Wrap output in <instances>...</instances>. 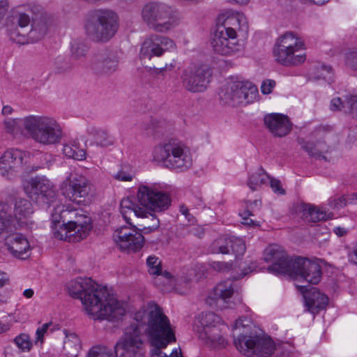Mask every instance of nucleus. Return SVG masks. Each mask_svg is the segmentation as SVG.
<instances>
[{
  "instance_id": "nucleus-14",
  "label": "nucleus",
  "mask_w": 357,
  "mask_h": 357,
  "mask_svg": "<svg viewBox=\"0 0 357 357\" xmlns=\"http://www.w3.org/2000/svg\"><path fill=\"white\" fill-rule=\"evenodd\" d=\"M210 73L205 67L192 65L183 70L181 76L183 87L191 93H201L206 90Z\"/></svg>"
},
{
  "instance_id": "nucleus-13",
  "label": "nucleus",
  "mask_w": 357,
  "mask_h": 357,
  "mask_svg": "<svg viewBox=\"0 0 357 357\" xmlns=\"http://www.w3.org/2000/svg\"><path fill=\"white\" fill-rule=\"evenodd\" d=\"M211 45L215 53L223 56H231L241 50L237 33L231 27L218 28L212 35Z\"/></svg>"
},
{
  "instance_id": "nucleus-6",
  "label": "nucleus",
  "mask_w": 357,
  "mask_h": 357,
  "mask_svg": "<svg viewBox=\"0 0 357 357\" xmlns=\"http://www.w3.org/2000/svg\"><path fill=\"white\" fill-rule=\"evenodd\" d=\"M126 313L123 303L110 294L107 287L91 279V316L94 319L114 321Z\"/></svg>"
},
{
  "instance_id": "nucleus-20",
  "label": "nucleus",
  "mask_w": 357,
  "mask_h": 357,
  "mask_svg": "<svg viewBox=\"0 0 357 357\" xmlns=\"http://www.w3.org/2000/svg\"><path fill=\"white\" fill-rule=\"evenodd\" d=\"M66 288L71 297L80 300L86 314H89V279L77 278L68 282Z\"/></svg>"
},
{
  "instance_id": "nucleus-16",
  "label": "nucleus",
  "mask_w": 357,
  "mask_h": 357,
  "mask_svg": "<svg viewBox=\"0 0 357 357\" xmlns=\"http://www.w3.org/2000/svg\"><path fill=\"white\" fill-rule=\"evenodd\" d=\"M87 211L82 208H73L70 206H56L52 212V220L54 225L66 226L76 223H89Z\"/></svg>"
},
{
  "instance_id": "nucleus-41",
  "label": "nucleus",
  "mask_w": 357,
  "mask_h": 357,
  "mask_svg": "<svg viewBox=\"0 0 357 357\" xmlns=\"http://www.w3.org/2000/svg\"><path fill=\"white\" fill-rule=\"evenodd\" d=\"M231 245V237H221L212 243L210 250L213 254H229Z\"/></svg>"
},
{
  "instance_id": "nucleus-64",
  "label": "nucleus",
  "mask_w": 357,
  "mask_h": 357,
  "mask_svg": "<svg viewBox=\"0 0 357 357\" xmlns=\"http://www.w3.org/2000/svg\"><path fill=\"white\" fill-rule=\"evenodd\" d=\"M152 28L158 32H165L168 30L169 28L167 26V24H151Z\"/></svg>"
},
{
  "instance_id": "nucleus-25",
  "label": "nucleus",
  "mask_w": 357,
  "mask_h": 357,
  "mask_svg": "<svg viewBox=\"0 0 357 357\" xmlns=\"http://www.w3.org/2000/svg\"><path fill=\"white\" fill-rule=\"evenodd\" d=\"M209 266L214 271L218 272H229L233 271L235 274L233 275L235 280L240 279L250 272L252 269L245 263L236 261L235 262L227 261H211L209 263Z\"/></svg>"
},
{
  "instance_id": "nucleus-3",
  "label": "nucleus",
  "mask_w": 357,
  "mask_h": 357,
  "mask_svg": "<svg viewBox=\"0 0 357 357\" xmlns=\"http://www.w3.org/2000/svg\"><path fill=\"white\" fill-rule=\"evenodd\" d=\"M138 204L129 198L123 199L120 212L128 224L131 225L132 216L145 218L151 216L154 222L151 230L159 227V220L151 212L167 210L171 204L169 196L158 189L155 185L140 184L137 191Z\"/></svg>"
},
{
  "instance_id": "nucleus-62",
  "label": "nucleus",
  "mask_w": 357,
  "mask_h": 357,
  "mask_svg": "<svg viewBox=\"0 0 357 357\" xmlns=\"http://www.w3.org/2000/svg\"><path fill=\"white\" fill-rule=\"evenodd\" d=\"M8 7V0H0V20L3 17Z\"/></svg>"
},
{
  "instance_id": "nucleus-29",
  "label": "nucleus",
  "mask_w": 357,
  "mask_h": 357,
  "mask_svg": "<svg viewBox=\"0 0 357 357\" xmlns=\"http://www.w3.org/2000/svg\"><path fill=\"white\" fill-rule=\"evenodd\" d=\"M199 337L212 347H224L226 340L223 337L219 326L206 328V331H199Z\"/></svg>"
},
{
  "instance_id": "nucleus-63",
  "label": "nucleus",
  "mask_w": 357,
  "mask_h": 357,
  "mask_svg": "<svg viewBox=\"0 0 357 357\" xmlns=\"http://www.w3.org/2000/svg\"><path fill=\"white\" fill-rule=\"evenodd\" d=\"M11 326V323L0 321V335L8 333L10 330Z\"/></svg>"
},
{
  "instance_id": "nucleus-37",
  "label": "nucleus",
  "mask_w": 357,
  "mask_h": 357,
  "mask_svg": "<svg viewBox=\"0 0 357 357\" xmlns=\"http://www.w3.org/2000/svg\"><path fill=\"white\" fill-rule=\"evenodd\" d=\"M298 142L301 148L312 156L320 157L321 153H326L328 150V146L324 142H313L299 139Z\"/></svg>"
},
{
  "instance_id": "nucleus-59",
  "label": "nucleus",
  "mask_w": 357,
  "mask_h": 357,
  "mask_svg": "<svg viewBox=\"0 0 357 357\" xmlns=\"http://www.w3.org/2000/svg\"><path fill=\"white\" fill-rule=\"evenodd\" d=\"M180 213L184 215L185 219L190 224H193L195 222L194 216L189 212V209L185 205H181L179 207Z\"/></svg>"
},
{
  "instance_id": "nucleus-21",
  "label": "nucleus",
  "mask_w": 357,
  "mask_h": 357,
  "mask_svg": "<svg viewBox=\"0 0 357 357\" xmlns=\"http://www.w3.org/2000/svg\"><path fill=\"white\" fill-rule=\"evenodd\" d=\"M8 206V208L6 213V218L4 220L7 222L9 220L11 223H15L16 227H22L26 224L28 218L33 213V207L31 203L24 198H17L15 200L13 215L15 219H13L8 212L10 211V207L5 202H1Z\"/></svg>"
},
{
  "instance_id": "nucleus-58",
  "label": "nucleus",
  "mask_w": 357,
  "mask_h": 357,
  "mask_svg": "<svg viewBox=\"0 0 357 357\" xmlns=\"http://www.w3.org/2000/svg\"><path fill=\"white\" fill-rule=\"evenodd\" d=\"M51 323L44 324L41 327L38 328L36 331V342H40L41 343L43 342V337L46 333L47 329L49 328Z\"/></svg>"
},
{
  "instance_id": "nucleus-23",
  "label": "nucleus",
  "mask_w": 357,
  "mask_h": 357,
  "mask_svg": "<svg viewBox=\"0 0 357 357\" xmlns=\"http://www.w3.org/2000/svg\"><path fill=\"white\" fill-rule=\"evenodd\" d=\"M29 13L32 14L30 17L29 13L24 10L22 6H17L11 9L9 15V19L11 22L17 21V22H33L38 21L47 20V15L40 6H33L29 9Z\"/></svg>"
},
{
  "instance_id": "nucleus-18",
  "label": "nucleus",
  "mask_w": 357,
  "mask_h": 357,
  "mask_svg": "<svg viewBox=\"0 0 357 357\" xmlns=\"http://www.w3.org/2000/svg\"><path fill=\"white\" fill-rule=\"evenodd\" d=\"M53 236L59 240L76 243L86 238L89 234V223H76L66 226L54 225Z\"/></svg>"
},
{
  "instance_id": "nucleus-22",
  "label": "nucleus",
  "mask_w": 357,
  "mask_h": 357,
  "mask_svg": "<svg viewBox=\"0 0 357 357\" xmlns=\"http://www.w3.org/2000/svg\"><path fill=\"white\" fill-rule=\"evenodd\" d=\"M264 123L275 137H282L291 130V123L289 118L283 114L273 113L264 116Z\"/></svg>"
},
{
  "instance_id": "nucleus-33",
  "label": "nucleus",
  "mask_w": 357,
  "mask_h": 357,
  "mask_svg": "<svg viewBox=\"0 0 357 357\" xmlns=\"http://www.w3.org/2000/svg\"><path fill=\"white\" fill-rule=\"evenodd\" d=\"M94 37L98 41H107L118 29V24H96Z\"/></svg>"
},
{
  "instance_id": "nucleus-35",
  "label": "nucleus",
  "mask_w": 357,
  "mask_h": 357,
  "mask_svg": "<svg viewBox=\"0 0 357 357\" xmlns=\"http://www.w3.org/2000/svg\"><path fill=\"white\" fill-rule=\"evenodd\" d=\"M218 22H242L246 17L242 11L232 8L221 10L217 16Z\"/></svg>"
},
{
  "instance_id": "nucleus-31",
  "label": "nucleus",
  "mask_w": 357,
  "mask_h": 357,
  "mask_svg": "<svg viewBox=\"0 0 357 357\" xmlns=\"http://www.w3.org/2000/svg\"><path fill=\"white\" fill-rule=\"evenodd\" d=\"M146 265L148 266V271L151 275H161L162 277L167 280L171 285L176 284L175 279L169 273L165 271L163 274L162 273L161 261L158 257L155 255H150L146 259Z\"/></svg>"
},
{
  "instance_id": "nucleus-56",
  "label": "nucleus",
  "mask_w": 357,
  "mask_h": 357,
  "mask_svg": "<svg viewBox=\"0 0 357 357\" xmlns=\"http://www.w3.org/2000/svg\"><path fill=\"white\" fill-rule=\"evenodd\" d=\"M268 181L270 182V186L274 192L280 195L285 194V190L283 189L282 184L279 180L269 177Z\"/></svg>"
},
{
  "instance_id": "nucleus-17",
  "label": "nucleus",
  "mask_w": 357,
  "mask_h": 357,
  "mask_svg": "<svg viewBox=\"0 0 357 357\" xmlns=\"http://www.w3.org/2000/svg\"><path fill=\"white\" fill-rule=\"evenodd\" d=\"M26 155V152L17 149L6 150L0 157L1 175L8 180L13 179L22 167Z\"/></svg>"
},
{
  "instance_id": "nucleus-43",
  "label": "nucleus",
  "mask_w": 357,
  "mask_h": 357,
  "mask_svg": "<svg viewBox=\"0 0 357 357\" xmlns=\"http://www.w3.org/2000/svg\"><path fill=\"white\" fill-rule=\"evenodd\" d=\"M26 117L22 119H8L3 121L4 130L12 135H17L22 132L21 127L25 129L24 121Z\"/></svg>"
},
{
  "instance_id": "nucleus-55",
  "label": "nucleus",
  "mask_w": 357,
  "mask_h": 357,
  "mask_svg": "<svg viewBox=\"0 0 357 357\" xmlns=\"http://www.w3.org/2000/svg\"><path fill=\"white\" fill-rule=\"evenodd\" d=\"M275 84V82L273 79H266L263 81L261 85V93L265 95L271 93Z\"/></svg>"
},
{
  "instance_id": "nucleus-42",
  "label": "nucleus",
  "mask_w": 357,
  "mask_h": 357,
  "mask_svg": "<svg viewBox=\"0 0 357 357\" xmlns=\"http://www.w3.org/2000/svg\"><path fill=\"white\" fill-rule=\"evenodd\" d=\"M93 137V144L100 146H108L114 144V139L102 129L93 128L91 132Z\"/></svg>"
},
{
  "instance_id": "nucleus-7",
  "label": "nucleus",
  "mask_w": 357,
  "mask_h": 357,
  "mask_svg": "<svg viewBox=\"0 0 357 357\" xmlns=\"http://www.w3.org/2000/svg\"><path fill=\"white\" fill-rule=\"evenodd\" d=\"M24 124L31 138L42 146L58 144L63 138L61 126L52 116L29 115L26 116Z\"/></svg>"
},
{
  "instance_id": "nucleus-53",
  "label": "nucleus",
  "mask_w": 357,
  "mask_h": 357,
  "mask_svg": "<svg viewBox=\"0 0 357 357\" xmlns=\"http://www.w3.org/2000/svg\"><path fill=\"white\" fill-rule=\"evenodd\" d=\"M91 357H116L112 350L105 347H93L91 349Z\"/></svg>"
},
{
  "instance_id": "nucleus-1",
  "label": "nucleus",
  "mask_w": 357,
  "mask_h": 357,
  "mask_svg": "<svg viewBox=\"0 0 357 357\" xmlns=\"http://www.w3.org/2000/svg\"><path fill=\"white\" fill-rule=\"evenodd\" d=\"M134 322L125 328L123 336L116 343L115 352L120 349L144 352L147 335L154 347L151 357H160V351L176 341L174 330L168 317L157 305L149 303L140 307L134 315Z\"/></svg>"
},
{
  "instance_id": "nucleus-61",
  "label": "nucleus",
  "mask_w": 357,
  "mask_h": 357,
  "mask_svg": "<svg viewBox=\"0 0 357 357\" xmlns=\"http://www.w3.org/2000/svg\"><path fill=\"white\" fill-rule=\"evenodd\" d=\"M245 216L243 217V222L242 223L245 225H248V226H255L257 225V224L255 223V222L254 220H252V219H250L249 218L250 215H252V213L249 211H246L245 212Z\"/></svg>"
},
{
  "instance_id": "nucleus-45",
  "label": "nucleus",
  "mask_w": 357,
  "mask_h": 357,
  "mask_svg": "<svg viewBox=\"0 0 357 357\" xmlns=\"http://www.w3.org/2000/svg\"><path fill=\"white\" fill-rule=\"evenodd\" d=\"M312 76L315 79H323L330 81L333 77V69L331 66L326 65H318L314 69Z\"/></svg>"
},
{
  "instance_id": "nucleus-39",
  "label": "nucleus",
  "mask_w": 357,
  "mask_h": 357,
  "mask_svg": "<svg viewBox=\"0 0 357 357\" xmlns=\"http://www.w3.org/2000/svg\"><path fill=\"white\" fill-rule=\"evenodd\" d=\"M269 176L262 169L259 168L257 171L250 174L247 185L252 191L258 190L262 185L268 181Z\"/></svg>"
},
{
  "instance_id": "nucleus-8",
  "label": "nucleus",
  "mask_w": 357,
  "mask_h": 357,
  "mask_svg": "<svg viewBox=\"0 0 357 357\" xmlns=\"http://www.w3.org/2000/svg\"><path fill=\"white\" fill-rule=\"evenodd\" d=\"M156 160L163 162L169 169L183 172L192 164V158L189 148L182 142L169 139L155 147L153 151Z\"/></svg>"
},
{
  "instance_id": "nucleus-49",
  "label": "nucleus",
  "mask_w": 357,
  "mask_h": 357,
  "mask_svg": "<svg viewBox=\"0 0 357 357\" xmlns=\"http://www.w3.org/2000/svg\"><path fill=\"white\" fill-rule=\"evenodd\" d=\"M98 17L100 22H114L118 20L116 14L112 10H99L93 14Z\"/></svg>"
},
{
  "instance_id": "nucleus-2",
  "label": "nucleus",
  "mask_w": 357,
  "mask_h": 357,
  "mask_svg": "<svg viewBox=\"0 0 357 357\" xmlns=\"http://www.w3.org/2000/svg\"><path fill=\"white\" fill-rule=\"evenodd\" d=\"M264 259L272 264L268 271L277 275H287L291 278L304 280L310 284H317L321 278L320 266L307 259L298 257L289 259L283 249L277 244L267 247Z\"/></svg>"
},
{
  "instance_id": "nucleus-60",
  "label": "nucleus",
  "mask_w": 357,
  "mask_h": 357,
  "mask_svg": "<svg viewBox=\"0 0 357 357\" xmlns=\"http://www.w3.org/2000/svg\"><path fill=\"white\" fill-rule=\"evenodd\" d=\"M348 257L350 261L357 264V244L351 248Z\"/></svg>"
},
{
  "instance_id": "nucleus-19",
  "label": "nucleus",
  "mask_w": 357,
  "mask_h": 357,
  "mask_svg": "<svg viewBox=\"0 0 357 357\" xmlns=\"http://www.w3.org/2000/svg\"><path fill=\"white\" fill-rule=\"evenodd\" d=\"M144 21L174 20L178 17V12L174 8L159 2L146 3L142 10Z\"/></svg>"
},
{
  "instance_id": "nucleus-52",
  "label": "nucleus",
  "mask_w": 357,
  "mask_h": 357,
  "mask_svg": "<svg viewBox=\"0 0 357 357\" xmlns=\"http://www.w3.org/2000/svg\"><path fill=\"white\" fill-rule=\"evenodd\" d=\"M134 172L127 167H122L114 177L120 181H131L134 178Z\"/></svg>"
},
{
  "instance_id": "nucleus-46",
  "label": "nucleus",
  "mask_w": 357,
  "mask_h": 357,
  "mask_svg": "<svg viewBox=\"0 0 357 357\" xmlns=\"http://www.w3.org/2000/svg\"><path fill=\"white\" fill-rule=\"evenodd\" d=\"M72 56L75 59L85 56L88 52L87 43L82 40L74 41L71 47Z\"/></svg>"
},
{
  "instance_id": "nucleus-36",
  "label": "nucleus",
  "mask_w": 357,
  "mask_h": 357,
  "mask_svg": "<svg viewBox=\"0 0 357 357\" xmlns=\"http://www.w3.org/2000/svg\"><path fill=\"white\" fill-rule=\"evenodd\" d=\"M303 216L309 222H317L327 219L328 215L325 210L310 204L303 206Z\"/></svg>"
},
{
  "instance_id": "nucleus-48",
  "label": "nucleus",
  "mask_w": 357,
  "mask_h": 357,
  "mask_svg": "<svg viewBox=\"0 0 357 357\" xmlns=\"http://www.w3.org/2000/svg\"><path fill=\"white\" fill-rule=\"evenodd\" d=\"M17 347L23 352L29 351L32 347L30 337L28 335L22 333L15 338Z\"/></svg>"
},
{
  "instance_id": "nucleus-10",
  "label": "nucleus",
  "mask_w": 357,
  "mask_h": 357,
  "mask_svg": "<svg viewBox=\"0 0 357 357\" xmlns=\"http://www.w3.org/2000/svg\"><path fill=\"white\" fill-rule=\"evenodd\" d=\"M22 188L32 201L40 205H50L57 197L55 185L43 175H37L24 180Z\"/></svg>"
},
{
  "instance_id": "nucleus-26",
  "label": "nucleus",
  "mask_w": 357,
  "mask_h": 357,
  "mask_svg": "<svg viewBox=\"0 0 357 357\" xmlns=\"http://www.w3.org/2000/svg\"><path fill=\"white\" fill-rule=\"evenodd\" d=\"M87 140L80 137L75 141L70 142L63 145V153L69 158L77 160H83L86 158Z\"/></svg>"
},
{
  "instance_id": "nucleus-9",
  "label": "nucleus",
  "mask_w": 357,
  "mask_h": 357,
  "mask_svg": "<svg viewBox=\"0 0 357 357\" xmlns=\"http://www.w3.org/2000/svg\"><path fill=\"white\" fill-rule=\"evenodd\" d=\"M219 96L223 103L229 105L249 104L257 100L258 89L250 82L231 79L220 88Z\"/></svg>"
},
{
  "instance_id": "nucleus-34",
  "label": "nucleus",
  "mask_w": 357,
  "mask_h": 357,
  "mask_svg": "<svg viewBox=\"0 0 357 357\" xmlns=\"http://www.w3.org/2000/svg\"><path fill=\"white\" fill-rule=\"evenodd\" d=\"M66 339L63 342V349L66 354L69 357H76L81 348L80 341L78 336L75 333H68L63 331Z\"/></svg>"
},
{
  "instance_id": "nucleus-30",
  "label": "nucleus",
  "mask_w": 357,
  "mask_h": 357,
  "mask_svg": "<svg viewBox=\"0 0 357 357\" xmlns=\"http://www.w3.org/2000/svg\"><path fill=\"white\" fill-rule=\"evenodd\" d=\"M235 291L234 284L232 280H227L218 284L214 289L213 294L215 299L221 300L227 303L226 307H232L229 303V299L231 298Z\"/></svg>"
},
{
  "instance_id": "nucleus-11",
  "label": "nucleus",
  "mask_w": 357,
  "mask_h": 357,
  "mask_svg": "<svg viewBox=\"0 0 357 357\" xmlns=\"http://www.w3.org/2000/svg\"><path fill=\"white\" fill-rule=\"evenodd\" d=\"M7 211L8 209L4 212L0 211V213L2 214L0 222H5V225H7L9 227L6 228L0 233V241L4 240V245L13 257L19 259H25L29 256L28 253L30 250L29 243L26 236L22 234L13 233L17 227L15 223H11L9 220H7V222L4 220Z\"/></svg>"
},
{
  "instance_id": "nucleus-54",
  "label": "nucleus",
  "mask_w": 357,
  "mask_h": 357,
  "mask_svg": "<svg viewBox=\"0 0 357 357\" xmlns=\"http://www.w3.org/2000/svg\"><path fill=\"white\" fill-rule=\"evenodd\" d=\"M156 40L158 41V45L162 50V55L166 51H170L176 48V45L173 40L162 36H156Z\"/></svg>"
},
{
  "instance_id": "nucleus-40",
  "label": "nucleus",
  "mask_w": 357,
  "mask_h": 357,
  "mask_svg": "<svg viewBox=\"0 0 357 357\" xmlns=\"http://www.w3.org/2000/svg\"><path fill=\"white\" fill-rule=\"evenodd\" d=\"M47 29V24H30L29 25L28 43H36L43 38Z\"/></svg>"
},
{
  "instance_id": "nucleus-50",
  "label": "nucleus",
  "mask_w": 357,
  "mask_h": 357,
  "mask_svg": "<svg viewBox=\"0 0 357 357\" xmlns=\"http://www.w3.org/2000/svg\"><path fill=\"white\" fill-rule=\"evenodd\" d=\"M345 65L353 70H357V50H349L344 54Z\"/></svg>"
},
{
  "instance_id": "nucleus-38",
  "label": "nucleus",
  "mask_w": 357,
  "mask_h": 357,
  "mask_svg": "<svg viewBox=\"0 0 357 357\" xmlns=\"http://www.w3.org/2000/svg\"><path fill=\"white\" fill-rule=\"evenodd\" d=\"M221 321V318L213 312H202L198 317V322L197 331H206L208 328L218 326Z\"/></svg>"
},
{
  "instance_id": "nucleus-32",
  "label": "nucleus",
  "mask_w": 357,
  "mask_h": 357,
  "mask_svg": "<svg viewBox=\"0 0 357 357\" xmlns=\"http://www.w3.org/2000/svg\"><path fill=\"white\" fill-rule=\"evenodd\" d=\"M158 44L155 36L145 40L141 46L140 56L149 59L153 56H162V50Z\"/></svg>"
},
{
  "instance_id": "nucleus-44",
  "label": "nucleus",
  "mask_w": 357,
  "mask_h": 357,
  "mask_svg": "<svg viewBox=\"0 0 357 357\" xmlns=\"http://www.w3.org/2000/svg\"><path fill=\"white\" fill-rule=\"evenodd\" d=\"M329 205L335 209L342 208L348 204H354L353 194L349 195L336 196L331 197L328 201Z\"/></svg>"
},
{
  "instance_id": "nucleus-28",
  "label": "nucleus",
  "mask_w": 357,
  "mask_h": 357,
  "mask_svg": "<svg viewBox=\"0 0 357 357\" xmlns=\"http://www.w3.org/2000/svg\"><path fill=\"white\" fill-rule=\"evenodd\" d=\"M30 24H8V35L11 40L19 44H28Z\"/></svg>"
},
{
  "instance_id": "nucleus-47",
  "label": "nucleus",
  "mask_w": 357,
  "mask_h": 357,
  "mask_svg": "<svg viewBox=\"0 0 357 357\" xmlns=\"http://www.w3.org/2000/svg\"><path fill=\"white\" fill-rule=\"evenodd\" d=\"M232 245H231L230 250H231L232 253L235 255L236 261L237 259L241 256H243L245 252L246 247L244 241L237 237L231 236Z\"/></svg>"
},
{
  "instance_id": "nucleus-5",
  "label": "nucleus",
  "mask_w": 357,
  "mask_h": 357,
  "mask_svg": "<svg viewBox=\"0 0 357 357\" xmlns=\"http://www.w3.org/2000/svg\"><path fill=\"white\" fill-rule=\"evenodd\" d=\"M306 45L303 38L297 33L287 31L280 36L273 46L275 61L285 67L298 66L306 60Z\"/></svg>"
},
{
  "instance_id": "nucleus-12",
  "label": "nucleus",
  "mask_w": 357,
  "mask_h": 357,
  "mask_svg": "<svg viewBox=\"0 0 357 357\" xmlns=\"http://www.w3.org/2000/svg\"><path fill=\"white\" fill-rule=\"evenodd\" d=\"M88 184L86 176L77 172H71L61 183L60 190L66 198L80 204L87 199Z\"/></svg>"
},
{
  "instance_id": "nucleus-4",
  "label": "nucleus",
  "mask_w": 357,
  "mask_h": 357,
  "mask_svg": "<svg viewBox=\"0 0 357 357\" xmlns=\"http://www.w3.org/2000/svg\"><path fill=\"white\" fill-rule=\"evenodd\" d=\"M234 331L239 334L234 337L236 349L248 357H269L275 349V343L270 337L261 335L257 331L252 320L247 317L236 321Z\"/></svg>"
},
{
  "instance_id": "nucleus-51",
  "label": "nucleus",
  "mask_w": 357,
  "mask_h": 357,
  "mask_svg": "<svg viewBox=\"0 0 357 357\" xmlns=\"http://www.w3.org/2000/svg\"><path fill=\"white\" fill-rule=\"evenodd\" d=\"M119 61L116 57L105 59L102 63V72L110 75L118 68Z\"/></svg>"
},
{
  "instance_id": "nucleus-27",
  "label": "nucleus",
  "mask_w": 357,
  "mask_h": 357,
  "mask_svg": "<svg viewBox=\"0 0 357 357\" xmlns=\"http://www.w3.org/2000/svg\"><path fill=\"white\" fill-rule=\"evenodd\" d=\"M332 111H343L345 113H357V94L346 95L342 98H334L331 101Z\"/></svg>"
},
{
  "instance_id": "nucleus-15",
  "label": "nucleus",
  "mask_w": 357,
  "mask_h": 357,
  "mask_svg": "<svg viewBox=\"0 0 357 357\" xmlns=\"http://www.w3.org/2000/svg\"><path fill=\"white\" fill-rule=\"evenodd\" d=\"M112 237L116 246L120 250L127 252L139 251L144 243L143 235L135 227H120L114 231Z\"/></svg>"
},
{
  "instance_id": "nucleus-57",
  "label": "nucleus",
  "mask_w": 357,
  "mask_h": 357,
  "mask_svg": "<svg viewBox=\"0 0 357 357\" xmlns=\"http://www.w3.org/2000/svg\"><path fill=\"white\" fill-rule=\"evenodd\" d=\"M118 357H144V352L133 351L126 349H120L119 353H116Z\"/></svg>"
},
{
  "instance_id": "nucleus-24",
  "label": "nucleus",
  "mask_w": 357,
  "mask_h": 357,
  "mask_svg": "<svg viewBox=\"0 0 357 357\" xmlns=\"http://www.w3.org/2000/svg\"><path fill=\"white\" fill-rule=\"evenodd\" d=\"M300 290L306 293L304 296L306 305L308 307V310L312 314H317L319 310L324 309L328 303V298L324 294L321 293L317 289L312 288L310 292L307 286L302 285L298 286Z\"/></svg>"
}]
</instances>
